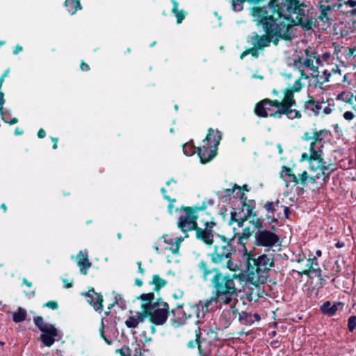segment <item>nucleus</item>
<instances>
[{
  "label": "nucleus",
  "instance_id": "1",
  "mask_svg": "<svg viewBox=\"0 0 356 356\" xmlns=\"http://www.w3.org/2000/svg\"><path fill=\"white\" fill-rule=\"evenodd\" d=\"M277 0L270 1L266 8H253L252 15L257 26H261L266 35H259L257 33L250 38V42L256 49H262L268 47L274 38H289L292 26L300 24L306 29L312 28V22L308 17L300 15L296 18V14L278 9Z\"/></svg>",
  "mask_w": 356,
  "mask_h": 356
},
{
  "label": "nucleus",
  "instance_id": "2",
  "mask_svg": "<svg viewBox=\"0 0 356 356\" xmlns=\"http://www.w3.org/2000/svg\"><path fill=\"white\" fill-rule=\"evenodd\" d=\"M204 280L213 274L211 282L216 289L217 301L222 304H229L237 296L234 279L230 275H223L216 269L208 270L207 264L201 261L198 264Z\"/></svg>",
  "mask_w": 356,
  "mask_h": 356
},
{
  "label": "nucleus",
  "instance_id": "3",
  "mask_svg": "<svg viewBox=\"0 0 356 356\" xmlns=\"http://www.w3.org/2000/svg\"><path fill=\"white\" fill-rule=\"evenodd\" d=\"M226 196H231L233 195L234 197L239 198L240 204L242 205L243 216L241 213H237L236 211L231 212V217L229 224L236 222L238 227L243 226L245 221H249L255 228H261L262 227L263 220L259 218L255 213L253 212L252 202L250 201V204L246 202L247 197L244 193L241 191V188L237 184H234L232 188H228L225 191Z\"/></svg>",
  "mask_w": 356,
  "mask_h": 356
},
{
  "label": "nucleus",
  "instance_id": "4",
  "mask_svg": "<svg viewBox=\"0 0 356 356\" xmlns=\"http://www.w3.org/2000/svg\"><path fill=\"white\" fill-rule=\"evenodd\" d=\"M310 154L302 153L301 156V161H308L309 163V169L311 172H316L315 175H312L310 179L314 181L316 179L323 178L326 181L330 172L333 169H330L329 165L323 159V150H310Z\"/></svg>",
  "mask_w": 356,
  "mask_h": 356
},
{
  "label": "nucleus",
  "instance_id": "5",
  "mask_svg": "<svg viewBox=\"0 0 356 356\" xmlns=\"http://www.w3.org/2000/svg\"><path fill=\"white\" fill-rule=\"evenodd\" d=\"M222 135L218 130L209 129L202 145L197 148V154L202 163H206L214 158Z\"/></svg>",
  "mask_w": 356,
  "mask_h": 356
},
{
  "label": "nucleus",
  "instance_id": "6",
  "mask_svg": "<svg viewBox=\"0 0 356 356\" xmlns=\"http://www.w3.org/2000/svg\"><path fill=\"white\" fill-rule=\"evenodd\" d=\"M321 61L316 56V53L309 54L306 51L305 58H299L294 62V66L298 69L301 74V77L307 79L309 76L313 77L318 76V67Z\"/></svg>",
  "mask_w": 356,
  "mask_h": 356
},
{
  "label": "nucleus",
  "instance_id": "7",
  "mask_svg": "<svg viewBox=\"0 0 356 356\" xmlns=\"http://www.w3.org/2000/svg\"><path fill=\"white\" fill-rule=\"evenodd\" d=\"M205 207L194 208L183 207L182 212L180 214L177 221V226L184 233L194 230L197 227V212L204 210Z\"/></svg>",
  "mask_w": 356,
  "mask_h": 356
},
{
  "label": "nucleus",
  "instance_id": "8",
  "mask_svg": "<svg viewBox=\"0 0 356 356\" xmlns=\"http://www.w3.org/2000/svg\"><path fill=\"white\" fill-rule=\"evenodd\" d=\"M254 236L256 246L268 250L273 249L280 241V237L277 234L267 229H259L255 232Z\"/></svg>",
  "mask_w": 356,
  "mask_h": 356
},
{
  "label": "nucleus",
  "instance_id": "9",
  "mask_svg": "<svg viewBox=\"0 0 356 356\" xmlns=\"http://www.w3.org/2000/svg\"><path fill=\"white\" fill-rule=\"evenodd\" d=\"M247 263L248 269L252 266V270H254L257 273H266L268 271L271 267L274 266V259L271 255L261 254L257 258L251 257L247 254Z\"/></svg>",
  "mask_w": 356,
  "mask_h": 356
},
{
  "label": "nucleus",
  "instance_id": "10",
  "mask_svg": "<svg viewBox=\"0 0 356 356\" xmlns=\"http://www.w3.org/2000/svg\"><path fill=\"white\" fill-rule=\"evenodd\" d=\"M221 239V242L216 243L214 250L210 254L211 260L216 264L222 263L224 260L229 258L232 251V247L222 236L218 235Z\"/></svg>",
  "mask_w": 356,
  "mask_h": 356
},
{
  "label": "nucleus",
  "instance_id": "11",
  "mask_svg": "<svg viewBox=\"0 0 356 356\" xmlns=\"http://www.w3.org/2000/svg\"><path fill=\"white\" fill-rule=\"evenodd\" d=\"M210 218V220H201L200 222L203 224L204 227H197L194 229L195 231L196 238L207 245H211L213 243V227L216 225L213 218Z\"/></svg>",
  "mask_w": 356,
  "mask_h": 356
},
{
  "label": "nucleus",
  "instance_id": "12",
  "mask_svg": "<svg viewBox=\"0 0 356 356\" xmlns=\"http://www.w3.org/2000/svg\"><path fill=\"white\" fill-rule=\"evenodd\" d=\"M255 113L259 116L266 118L268 116L280 118V107L274 104V101L266 99L256 105Z\"/></svg>",
  "mask_w": 356,
  "mask_h": 356
},
{
  "label": "nucleus",
  "instance_id": "13",
  "mask_svg": "<svg viewBox=\"0 0 356 356\" xmlns=\"http://www.w3.org/2000/svg\"><path fill=\"white\" fill-rule=\"evenodd\" d=\"M342 3H334V4H319L320 15L318 19L325 24H331L332 13L337 10H339L341 6Z\"/></svg>",
  "mask_w": 356,
  "mask_h": 356
},
{
  "label": "nucleus",
  "instance_id": "14",
  "mask_svg": "<svg viewBox=\"0 0 356 356\" xmlns=\"http://www.w3.org/2000/svg\"><path fill=\"white\" fill-rule=\"evenodd\" d=\"M59 339V332L54 325L42 331L40 335L41 341L44 346L47 347L51 346L55 341H58Z\"/></svg>",
  "mask_w": 356,
  "mask_h": 356
},
{
  "label": "nucleus",
  "instance_id": "15",
  "mask_svg": "<svg viewBox=\"0 0 356 356\" xmlns=\"http://www.w3.org/2000/svg\"><path fill=\"white\" fill-rule=\"evenodd\" d=\"M87 302L93 307L94 309L97 312H101L103 309V298L100 293H97L93 289H90L88 291L84 293Z\"/></svg>",
  "mask_w": 356,
  "mask_h": 356
},
{
  "label": "nucleus",
  "instance_id": "16",
  "mask_svg": "<svg viewBox=\"0 0 356 356\" xmlns=\"http://www.w3.org/2000/svg\"><path fill=\"white\" fill-rule=\"evenodd\" d=\"M329 131L326 129L317 131L314 129L312 132V141L310 143V150H322L323 145L322 140L328 136Z\"/></svg>",
  "mask_w": 356,
  "mask_h": 356
},
{
  "label": "nucleus",
  "instance_id": "17",
  "mask_svg": "<svg viewBox=\"0 0 356 356\" xmlns=\"http://www.w3.org/2000/svg\"><path fill=\"white\" fill-rule=\"evenodd\" d=\"M168 305L164 303L163 307L154 309L150 315L151 321L156 325L163 324L168 318Z\"/></svg>",
  "mask_w": 356,
  "mask_h": 356
},
{
  "label": "nucleus",
  "instance_id": "18",
  "mask_svg": "<svg viewBox=\"0 0 356 356\" xmlns=\"http://www.w3.org/2000/svg\"><path fill=\"white\" fill-rule=\"evenodd\" d=\"M77 266L80 268V272L83 275L88 273V269L91 267V263L88 259V250L80 251L76 257Z\"/></svg>",
  "mask_w": 356,
  "mask_h": 356
},
{
  "label": "nucleus",
  "instance_id": "19",
  "mask_svg": "<svg viewBox=\"0 0 356 356\" xmlns=\"http://www.w3.org/2000/svg\"><path fill=\"white\" fill-rule=\"evenodd\" d=\"M322 104H324V102L316 101L310 97L308 100L304 102L303 108L305 112L309 113L310 115L312 114L317 116L319 114L320 110L323 108Z\"/></svg>",
  "mask_w": 356,
  "mask_h": 356
},
{
  "label": "nucleus",
  "instance_id": "20",
  "mask_svg": "<svg viewBox=\"0 0 356 356\" xmlns=\"http://www.w3.org/2000/svg\"><path fill=\"white\" fill-rule=\"evenodd\" d=\"M252 232L249 227H245L243 229L242 232L235 233L233 238V239L237 238V242L243 247L245 254H248V250L245 248V244L251 236Z\"/></svg>",
  "mask_w": 356,
  "mask_h": 356
},
{
  "label": "nucleus",
  "instance_id": "21",
  "mask_svg": "<svg viewBox=\"0 0 356 356\" xmlns=\"http://www.w3.org/2000/svg\"><path fill=\"white\" fill-rule=\"evenodd\" d=\"M196 341L199 343L200 339H202V340H208L209 341L217 339L218 334L211 328H201L199 330V333L196 334Z\"/></svg>",
  "mask_w": 356,
  "mask_h": 356
},
{
  "label": "nucleus",
  "instance_id": "22",
  "mask_svg": "<svg viewBox=\"0 0 356 356\" xmlns=\"http://www.w3.org/2000/svg\"><path fill=\"white\" fill-rule=\"evenodd\" d=\"M343 305L341 302L332 303L327 301L321 306V311L323 314L331 316L337 313L339 306L342 308Z\"/></svg>",
  "mask_w": 356,
  "mask_h": 356
},
{
  "label": "nucleus",
  "instance_id": "23",
  "mask_svg": "<svg viewBox=\"0 0 356 356\" xmlns=\"http://www.w3.org/2000/svg\"><path fill=\"white\" fill-rule=\"evenodd\" d=\"M236 313L237 310L234 307H230L222 312L220 320L223 321L225 327L236 317Z\"/></svg>",
  "mask_w": 356,
  "mask_h": 356
},
{
  "label": "nucleus",
  "instance_id": "24",
  "mask_svg": "<svg viewBox=\"0 0 356 356\" xmlns=\"http://www.w3.org/2000/svg\"><path fill=\"white\" fill-rule=\"evenodd\" d=\"M274 104L279 106L280 108L282 106L292 107L296 105V101L293 98V92L291 90H286L284 97L282 102L274 100Z\"/></svg>",
  "mask_w": 356,
  "mask_h": 356
},
{
  "label": "nucleus",
  "instance_id": "25",
  "mask_svg": "<svg viewBox=\"0 0 356 356\" xmlns=\"http://www.w3.org/2000/svg\"><path fill=\"white\" fill-rule=\"evenodd\" d=\"M146 314L142 312H137L135 316H129L125 321L126 325L129 328H135L140 323L144 321Z\"/></svg>",
  "mask_w": 356,
  "mask_h": 356
},
{
  "label": "nucleus",
  "instance_id": "26",
  "mask_svg": "<svg viewBox=\"0 0 356 356\" xmlns=\"http://www.w3.org/2000/svg\"><path fill=\"white\" fill-rule=\"evenodd\" d=\"M318 266L317 259L314 257L312 259H308L307 260L306 266L308 268V270H305L304 274L308 275L309 272L313 271L315 276L320 277L321 275V270L319 268H315L314 266Z\"/></svg>",
  "mask_w": 356,
  "mask_h": 356
},
{
  "label": "nucleus",
  "instance_id": "27",
  "mask_svg": "<svg viewBox=\"0 0 356 356\" xmlns=\"http://www.w3.org/2000/svg\"><path fill=\"white\" fill-rule=\"evenodd\" d=\"M280 117L282 115H286L289 119L293 120L295 118H301V113L299 111L296 109H292L291 107H286L282 106L280 108Z\"/></svg>",
  "mask_w": 356,
  "mask_h": 356
},
{
  "label": "nucleus",
  "instance_id": "28",
  "mask_svg": "<svg viewBox=\"0 0 356 356\" xmlns=\"http://www.w3.org/2000/svg\"><path fill=\"white\" fill-rule=\"evenodd\" d=\"M65 6L71 15L75 14L78 10L81 9L79 0H65Z\"/></svg>",
  "mask_w": 356,
  "mask_h": 356
},
{
  "label": "nucleus",
  "instance_id": "29",
  "mask_svg": "<svg viewBox=\"0 0 356 356\" xmlns=\"http://www.w3.org/2000/svg\"><path fill=\"white\" fill-rule=\"evenodd\" d=\"M154 298V293H144L140 296V299L143 302L141 307L145 312L150 309L152 306V301Z\"/></svg>",
  "mask_w": 356,
  "mask_h": 356
},
{
  "label": "nucleus",
  "instance_id": "30",
  "mask_svg": "<svg viewBox=\"0 0 356 356\" xmlns=\"http://www.w3.org/2000/svg\"><path fill=\"white\" fill-rule=\"evenodd\" d=\"M171 2L173 5V7L172 8V13L176 16L177 24H180L185 18L186 13L183 10H178L179 3L177 1L171 0Z\"/></svg>",
  "mask_w": 356,
  "mask_h": 356
},
{
  "label": "nucleus",
  "instance_id": "31",
  "mask_svg": "<svg viewBox=\"0 0 356 356\" xmlns=\"http://www.w3.org/2000/svg\"><path fill=\"white\" fill-rule=\"evenodd\" d=\"M239 321L241 324L251 325L254 320L252 318V314L246 312H242L239 314Z\"/></svg>",
  "mask_w": 356,
  "mask_h": 356
},
{
  "label": "nucleus",
  "instance_id": "32",
  "mask_svg": "<svg viewBox=\"0 0 356 356\" xmlns=\"http://www.w3.org/2000/svg\"><path fill=\"white\" fill-rule=\"evenodd\" d=\"M26 312L22 307H19L16 312L13 314V321L15 323H21L26 319Z\"/></svg>",
  "mask_w": 356,
  "mask_h": 356
},
{
  "label": "nucleus",
  "instance_id": "33",
  "mask_svg": "<svg viewBox=\"0 0 356 356\" xmlns=\"http://www.w3.org/2000/svg\"><path fill=\"white\" fill-rule=\"evenodd\" d=\"M0 115H1L2 120L10 124H15L18 122V120L16 118H12L10 121H8V118L11 115L10 110L4 111L2 109V112H0Z\"/></svg>",
  "mask_w": 356,
  "mask_h": 356
},
{
  "label": "nucleus",
  "instance_id": "34",
  "mask_svg": "<svg viewBox=\"0 0 356 356\" xmlns=\"http://www.w3.org/2000/svg\"><path fill=\"white\" fill-rule=\"evenodd\" d=\"M34 323L38 327V329L42 332L44 330L50 327L53 325L46 323L44 322L43 318L41 316H37L34 318Z\"/></svg>",
  "mask_w": 356,
  "mask_h": 356
},
{
  "label": "nucleus",
  "instance_id": "35",
  "mask_svg": "<svg viewBox=\"0 0 356 356\" xmlns=\"http://www.w3.org/2000/svg\"><path fill=\"white\" fill-rule=\"evenodd\" d=\"M192 312L199 320L204 318L207 314L206 312L203 310V307L199 304L192 307Z\"/></svg>",
  "mask_w": 356,
  "mask_h": 356
},
{
  "label": "nucleus",
  "instance_id": "36",
  "mask_svg": "<svg viewBox=\"0 0 356 356\" xmlns=\"http://www.w3.org/2000/svg\"><path fill=\"white\" fill-rule=\"evenodd\" d=\"M152 284L155 286L154 289L158 291L166 284V282L159 275H156L153 276Z\"/></svg>",
  "mask_w": 356,
  "mask_h": 356
},
{
  "label": "nucleus",
  "instance_id": "37",
  "mask_svg": "<svg viewBox=\"0 0 356 356\" xmlns=\"http://www.w3.org/2000/svg\"><path fill=\"white\" fill-rule=\"evenodd\" d=\"M214 302H216V300L213 298H211L202 302H200L199 305L203 307V310L206 312V313H208L212 309L213 304Z\"/></svg>",
  "mask_w": 356,
  "mask_h": 356
},
{
  "label": "nucleus",
  "instance_id": "38",
  "mask_svg": "<svg viewBox=\"0 0 356 356\" xmlns=\"http://www.w3.org/2000/svg\"><path fill=\"white\" fill-rule=\"evenodd\" d=\"M195 150V147L191 143H186L183 145V152L186 156L194 154Z\"/></svg>",
  "mask_w": 356,
  "mask_h": 356
},
{
  "label": "nucleus",
  "instance_id": "39",
  "mask_svg": "<svg viewBox=\"0 0 356 356\" xmlns=\"http://www.w3.org/2000/svg\"><path fill=\"white\" fill-rule=\"evenodd\" d=\"M184 238L182 237H177L175 238V243H173V246H171L169 250L173 254H177L179 249L180 243L183 241Z\"/></svg>",
  "mask_w": 356,
  "mask_h": 356
},
{
  "label": "nucleus",
  "instance_id": "40",
  "mask_svg": "<svg viewBox=\"0 0 356 356\" xmlns=\"http://www.w3.org/2000/svg\"><path fill=\"white\" fill-rule=\"evenodd\" d=\"M131 356H143L141 353L140 346L137 343H133L131 346Z\"/></svg>",
  "mask_w": 356,
  "mask_h": 356
},
{
  "label": "nucleus",
  "instance_id": "41",
  "mask_svg": "<svg viewBox=\"0 0 356 356\" xmlns=\"http://www.w3.org/2000/svg\"><path fill=\"white\" fill-rule=\"evenodd\" d=\"M120 356H131V346H124L120 349L116 350Z\"/></svg>",
  "mask_w": 356,
  "mask_h": 356
},
{
  "label": "nucleus",
  "instance_id": "42",
  "mask_svg": "<svg viewBox=\"0 0 356 356\" xmlns=\"http://www.w3.org/2000/svg\"><path fill=\"white\" fill-rule=\"evenodd\" d=\"M104 326L103 324V321H102V327L99 330L100 335L107 344L111 345L113 343V339L111 337H109L105 334V332H104Z\"/></svg>",
  "mask_w": 356,
  "mask_h": 356
},
{
  "label": "nucleus",
  "instance_id": "43",
  "mask_svg": "<svg viewBox=\"0 0 356 356\" xmlns=\"http://www.w3.org/2000/svg\"><path fill=\"white\" fill-rule=\"evenodd\" d=\"M284 181L287 187L289 186L291 183H293V185L298 184V179L294 174L290 175L289 177H285Z\"/></svg>",
  "mask_w": 356,
  "mask_h": 356
},
{
  "label": "nucleus",
  "instance_id": "44",
  "mask_svg": "<svg viewBox=\"0 0 356 356\" xmlns=\"http://www.w3.org/2000/svg\"><path fill=\"white\" fill-rule=\"evenodd\" d=\"M348 327L350 332H353L356 327V316H352L348 318Z\"/></svg>",
  "mask_w": 356,
  "mask_h": 356
},
{
  "label": "nucleus",
  "instance_id": "45",
  "mask_svg": "<svg viewBox=\"0 0 356 356\" xmlns=\"http://www.w3.org/2000/svg\"><path fill=\"white\" fill-rule=\"evenodd\" d=\"M302 87V83L300 80L298 79L295 81L291 90H293V92L294 93V92H299L301 90Z\"/></svg>",
  "mask_w": 356,
  "mask_h": 356
},
{
  "label": "nucleus",
  "instance_id": "46",
  "mask_svg": "<svg viewBox=\"0 0 356 356\" xmlns=\"http://www.w3.org/2000/svg\"><path fill=\"white\" fill-rule=\"evenodd\" d=\"M293 174V173L292 172V170L290 168L285 166L282 168V177L284 176L285 177H289L290 175Z\"/></svg>",
  "mask_w": 356,
  "mask_h": 356
},
{
  "label": "nucleus",
  "instance_id": "47",
  "mask_svg": "<svg viewBox=\"0 0 356 356\" xmlns=\"http://www.w3.org/2000/svg\"><path fill=\"white\" fill-rule=\"evenodd\" d=\"M323 79L322 81V83L328 82L330 81V77L331 76V73L328 70H325L323 72ZM320 79H323V77L321 76Z\"/></svg>",
  "mask_w": 356,
  "mask_h": 356
},
{
  "label": "nucleus",
  "instance_id": "48",
  "mask_svg": "<svg viewBox=\"0 0 356 356\" xmlns=\"http://www.w3.org/2000/svg\"><path fill=\"white\" fill-rule=\"evenodd\" d=\"M226 260V267L231 270H235L236 266L234 264V263L231 261L230 257Z\"/></svg>",
  "mask_w": 356,
  "mask_h": 356
},
{
  "label": "nucleus",
  "instance_id": "49",
  "mask_svg": "<svg viewBox=\"0 0 356 356\" xmlns=\"http://www.w3.org/2000/svg\"><path fill=\"white\" fill-rule=\"evenodd\" d=\"M343 116L344 119H346L348 121L352 120L355 117L353 113L351 111H346L343 113Z\"/></svg>",
  "mask_w": 356,
  "mask_h": 356
},
{
  "label": "nucleus",
  "instance_id": "50",
  "mask_svg": "<svg viewBox=\"0 0 356 356\" xmlns=\"http://www.w3.org/2000/svg\"><path fill=\"white\" fill-rule=\"evenodd\" d=\"M334 3H341L339 0H320L319 4H334Z\"/></svg>",
  "mask_w": 356,
  "mask_h": 356
},
{
  "label": "nucleus",
  "instance_id": "51",
  "mask_svg": "<svg viewBox=\"0 0 356 356\" xmlns=\"http://www.w3.org/2000/svg\"><path fill=\"white\" fill-rule=\"evenodd\" d=\"M264 208L268 211V212L273 213L275 211L273 203L270 202H267L265 204Z\"/></svg>",
  "mask_w": 356,
  "mask_h": 356
},
{
  "label": "nucleus",
  "instance_id": "52",
  "mask_svg": "<svg viewBox=\"0 0 356 356\" xmlns=\"http://www.w3.org/2000/svg\"><path fill=\"white\" fill-rule=\"evenodd\" d=\"M45 306L51 309H56L58 308V303L56 301H49L46 303Z\"/></svg>",
  "mask_w": 356,
  "mask_h": 356
},
{
  "label": "nucleus",
  "instance_id": "53",
  "mask_svg": "<svg viewBox=\"0 0 356 356\" xmlns=\"http://www.w3.org/2000/svg\"><path fill=\"white\" fill-rule=\"evenodd\" d=\"M163 238L165 243L171 245V246H173V243H175V238H172L169 237L168 235L163 236Z\"/></svg>",
  "mask_w": 356,
  "mask_h": 356
},
{
  "label": "nucleus",
  "instance_id": "54",
  "mask_svg": "<svg viewBox=\"0 0 356 356\" xmlns=\"http://www.w3.org/2000/svg\"><path fill=\"white\" fill-rule=\"evenodd\" d=\"M307 172H303L300 176V180L301 181V184H303V185H305L306 184V181H307Z\"/></svg>",
  "mask_w": 356,
  "mask_h": 356
},
{
  "label": "nucleus",
  "instance_id": "55",
  "mask_svg": "<svg viewBox=\"0 0 356 356\" xmlns=\"http://www.w3.org/2000/svg\"><path fill=\"white\" fill-rule=\"evenodd\" d=\"M343 4L350 8H356V0H347L344 1Z\"/></svg>",
  "mask_w": 356,
  "mask_h": 356
},
{
  "label": "nucleus",
  "instance_id": "56",
  "mask_svg": "<svg viewBox=\"0 0 356 356\" xmlns=\"http://www.w3.org/2000/svg\"><path fill=\"white\" fill-rule=\"evenodd\" d=\"M5 104L4 94L0 90V112H2L3 106Z\"/></svg>",
  "mask_w": 356,
  "mask_h": 356
},
{
  "label": "nucleus",
  "instance_id": "57",
  "mask_svg": "<svg viewBox=\"0 0 356 356\" xmlns=\"http://www.w3.org/2000/svg\"><path fill=\"white\" fill-rule=\"evenodd\" d=\"M302 140H306V141H309V140H312V134H310L309 132H305L302 136Z\"/></svg>",
  "mask_w": 356,
  "mask_h": 356
},
{
  "label": "nucleus",
  "instance_id": "58",
  "mask_svg": "<svg viewBox=\"0 0 356 356\" xmlns=\"http://www.w3.org/2000/svg\"><path fill=\"white\" fill-rule=\"evenodd\" d=\"M213 204H214L213 200L209 199L207 201H204L200 207H205V208L204 209H205L207 207V205L212 206V205H213Z\"/></svg>",
  "mask_w": 356,
  "mask_h": 356
},
{
  "label": "nucleus",
  "instance_id": "59",
  "mask_svg": "<svg viewBox=\"0 0 356 356\" xmlns=\"http://www.w3.org/2000/svg\"><path fill=\"white\" fill-rule=\"evenodd\" d=\"M258 50L259 49H256V47H253V48L248 50V52L249 54H251L253 56L257 57L259 55Z\"/></svg>",
  "mask_w": 356,
  "mask_h": 356
},
{
  "label": "nucleus",
  "instance_id": "60",
  "mask_svg": "<svg viewBox=\"0 0 356 356\" xmlns=\"http://www.w3.org/2000/svg\"><path fill=\"white\" fill-rule=\"evenodd\" d=\"M323 112L325 115H329L332 112V108H331L330 105L328 104L327 106L323 108Z\"/></svg>",
  "mask_w": 356,
  "mask_h": 356
},
{
  "label": "nucleus",
  "instance_id": "61",
  "mask_svg": "<svg viewBox=\"0 0 356 356\" xmlns=\"http://www.w3.org/2000/svg\"><path fill=\"white\" fill-rule=\"evenodd\" d=\"M45 135H46V133L44 131V129H40L39 131H38V138H43L45 137Z\"/></svg>",
  "mask_w": 356,
  "mask_h": 356
},
{
  "label": "nucleus",
  "instance_id": "62",
  "mask_svg": "<svg viewBox=\"0 0 356 356\" xmlns=\"http://www.w3.org/2000/svg\"><path fill=\"white\" fill-rule=\"evenodd\" d=\"M81 69L82 71H88L90 67L88 66V64L85 63H82L81 65Z\"/></svg>",
  "mask_w": 356,
  "mask_h": 356
},
{
  "label": "nucleus",
  "instance_id": "63",
  "mask_svg": "<svg viewBox=\"0 0 356 356\" xmlns=\"http://www.w3.org/2000/svg\"><path fill=\"white\" fill-rule=\"evenodd\" d=\"M353 53H354V49H348V53L347 54V56H346V58H348V59H350L351 58H353L354 57Z\"/></svg>",
  "mask_w": 356,
  "mask_h": 356
},
{
  "label": "nucleus",
  "instance_id": "64",
  "mask_svg": "<svg viewBox=\"0 0 356 356\" xmlns=\"http://www.w3.org/2000/svg\"><path fill=\"white\" fill-rule=\"evenodd\" d=\"M22 51V47H20V46H19V45H17V46L15 47V49H14V51H13V54H19V53L20 51Z\"/></svg>",
  "mask_w": 356,
  "mask_h": 356
}]
</instances>
